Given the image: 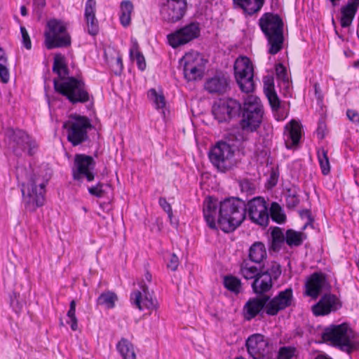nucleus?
I'll use <instances>...</instances> for the list:
<instances>
[{"label":"nucleus","mask_w":359,"mask_h":359,"mask_svg":"<svg viewBox=\"0 0 359 359\" xmlns=\"http://www.w3.org/2000/svg\"><path fill=\"white\" fill-rule=\"evenodd\" d=\"M55 92L65 96L72 103H85L89 101L90 95L85 83L74 77H67L64 81L53 80Z\"/></svg>","instance_id":"obj_5"},{"label":"nucleus","mask_w":359,"mask_h":359,"mask_svg":"<svg viewBox=\"0 0 359 359\" xmlns=\"http://www.w3.org/2000/svg\"><path fill=\"white\" fill-rule=\"evenodd\" d=\"M200 34L198 25L191 23L183 28H181V44L187 43L189 41L197 38Z\"/></svg>","instance_id":"obj_33"},{"label":"nucleus","mask_w":359,"mask_h":359,"mask_svg":"<svg viewBox=\"0 0 359 359\" xmlns=\"http://www.w3.org/2000/svg\"><path fill=\"white\" fill-rule=\"evenodd\" d=\"M281 273L280 265L271 262L265 271L259 273L252 283L255 292L262 294L268 292L272 287L273 281L276 280Z\"/></svg>","instance_id":"obj_13"},{"label":"nucleus","mask_w":359,"mask_h":359,"mask_svg":"<svg viewBox=\"0 0 359 359\" xmlns=\"http://www.w3.org/2000/svg\"><path fill=\"white\" fill-rule=\"evenodd\" d=\"M8 59L2 48H0V64L7 65Z\"/></svg>","instance_id":"obj_59"},{"label":"nucleus","mask_w":359,"mask_h":359,"mask_svg":"<svg viewBox=\"0 0 359 359\" xmlns=\"http://www.w3.org/2000/svg\"><path fill=\"white\" fill-rule=\"evenodd\" d=\"M255 112L263 114L261 101L256 95H248L244 101L243 114H255Z\"/></svg>","instance_id":"obj_29"},{"label":"nucleus","mask_w":359,"mask_h":359,"mask_svg":"<svg viewBox=\"0 0 359 359\" xmlns=\"http://www.w3.org/2000/svg\"><path fill=\"white\" fill-rule=\"evenodd\" d=\"M104 187L103 183L98 182L96 185L88 187V191L90 195L97 198H102L105 194Z\"/></svg>","instance_id":"obj_45"},{"label":"nucleus","mask_w":359,"mask_h":359,"mask_svg":"<svg viewBox=\"0 0 359 359\" xmlns=\"http://www.w3.org/2000/svg\"><path fill=\"white\" fill-rule=\"evenodd\" d=\"M142 293L140 290H135L130 294V302L140 311L144 308L147 309H156L157 308V302L155 299L149 294V287L145 284L141 286Z\"/></svg>","instance_id":"obj_18"},{"label":"nucleus","mask_w":359,"mask_h":359,"mask_svg":"<svg viewBox=\"0 0 359 359\" xmlns=\"http://www.w3.org/2000/svg\"><path fill=\"white\" fill-rule=\"evenodd\" d=\"M20 32L22 38V43L24 46L29 50L32 48V42L29 34L25 27H20Z\"/></svg>","instance_id":"obj_49"},{"label":"nucleus","mask_w":359,"mask_h":359,"mask_svg":"<svg viewBox=\"0 0 359 359\" xmlns=\"http://www.w3.org/2000/svg\"><path fill=\"white\" fill-rule=\"evenodd\" d=\"M33 5L34 10L37 12H41L42 8L46 6L45 0H33Z\"/></svg>","instance_id":"obj_57"},{"label":"nucleus","mask_w":359,"mask_h":359,"mask_svg":"<svg viewBox=\"0 0 359 359\" xmlns=\"http://www.w3.org/2000/svg\"><path fill=\"white\" fill-rule=\"evenodd\" d=\"M132 47L130 49V57L131 60H135L137 67L140 70L144 71L146 69L147 64L144 56L139 50V44L136 39H132Z\"/></svg>","instance_id":"obj_34"},{"label":"nucleus","mask_w":359,"mask_h":359,"mask_svg":"<svg viewBox=\"0 0 359 359\" xmlns=\"http://www.w3.org/2000/svg\"><path fill=\"white\" fill-rule=\"evenodd\" d=\"M179 266V259L175 253H172L167 264V268L172 271H177Z\"/></svg>","instance_id":"obj_52"},{"label":"nucleus","mask_w":359,"mask_h":359,"mask_svg":"<svg viewBox=\"0 0 359 359\" xmlns=\"http://www.w3.org/2000/svg\"><path fill=\"white\" fill-rule=\"evenodd\" d=\"M305 239V235L303 233L295 231L294 230H287L285 233V241L290 246H299Z\"/></svg>","instance_id":"obj_37"},{"label":"nucleus","mask_w":359,"mask_h":359,"mask_svg":"<svg viewBox=\"0 0 359 359\" xmlns=\"http://www.w3.org/2000/svg\"><path fill=\"white\" fill-rule=\"evenodd\" d=\"M302 135V127L299 122L292 120L285 127L284 140L287 149H293L299 144Z\"/></svg>","instance_id":"obj_22"},{"label":"nucleus","mask_w":359,"mask_h":359,"mask_svg":"<svg viewBox=\"0 0 359 359\" xmlns=\"http://www.w3.org/2000/svg\"><path fill=\"white\" fill-rule=\"evenodd\" d=\"M241 109V104L236 100L226 98L215 102L212 107V114L219 122L226 121L236 116Z\"/></svg>","instance_id":"obj_15"},{"label":"nucleus","mask_w":359,"mask_h":359,"mask_svg":"<svg viewBox=\"0 0 359 359\" xmlns=\"http://www.w3.org/2000/svg\"><path fill=\"white\" fill-rule=\"evenodd\" d=\"M76 301L72 300L69 304V309L67 311V316L69 318L67 322L70 325L71 329L76 331L78 328V320L76 317Z\"/></svg>","instance_id":"obj_42"},{"label":"nucleus","mask_w":359,"mask_h":359,"mask_svg":"<svg viewBox=\"0 0 359 359\" xmlns=\"http://www.w3.org/2000/svg\"><path fill=\"white\" fill-rule=\"evenodd\" d=\"M96 5L95 0H88L85 6L84 18L88 33L91 36H96L100 30L98 20L95 16Z\"/></svg>","instance_id":"obj_21"},{"label":"nucleus","mask_w":359,"mask_h":359,"mask_svg":"<svg viewBox=\"0 0 359 359\" xmlns=\"http://www.w3.org/2000/svg\"><path fill=\"white\" fill-rule=\"evenodd\" d=\"M272 248L274 250H278L280 244L285 240L284 236L280 230H274L272 232Z\"/></svg>","instance_id":"obj_44"},{"label":"nucleus","mask_w":359,"mask_h":359,"mask_svg":"<svg viewBox=\"0 0 359 359\" xmlns=\"http://www.w3.org/2000/svg\"><path fill=\"white\" fill-rule=\"evenodd\" d=\"M53 72L57 74L60 78L59 81H64L69 74V69L65 62V57L60 54H56L54 57Z\"/></svg>","instance_id":"obj_30"},{"label":"nucleus","mask_w":359,"mask_h":359,"mask_svg":"<svg viewBox=\"0 0 359 359\" xmlns=\"http://www.w3.org/2000/svg\"><path fill=\"white\" fill-rule=\"evenodd\" d=\"M234 4L248 15L258 12L263 6L264 0H233Z\"/></svg>","instance_id":"obj_28"},{"label":"nucleus","mask_w":359,"mask_h":359,"mask_svg":"<svg viewBox=\"0 0 359 359\" xmlns=\"http://www.w3.org/2000/svg\"><path fill=\"white\" fill-rule=\"evenodd\" d=\"M144 277H145V279L148 281V282H151V279H152V276L151 274L149 272V271H147L145 275H144Z\"/></svg>","instance_id":"obj_63"},{"label":"nucleus","mask_w":359,"mask_h":359,"mask_svg":"<svg viewBox=\"0 0 359 359\" xmlns=\"http://www.w3.org/2000/svg\"><path fill=\"white\" fill-rule=\"evenodd\" d=\"M63 128L67 130V140L75 147L88 140V131L92 128V125L86 116L75 114L63 123Z\"/></svg>","instance_id":"obj_7"},{"label":"nucleus","mask_w":359,"mask_h":359,"mask_svg":"<svg viewBox=\"0 0 359 359\" xmlns=\"http://www.w3.org/2000/svg\"><path fill=\"white\" fill-rule=\"evenodd\" d=\"M205 219L211 229L217 226L224 232L234 230L244 220L245 209L244 201L237 198H229L218 203L212 197L203 202Z\"/></svg>","instance_id":"obj_1"},{"label":"nucleus","mask_w":359,"mask_h":359,"mask_svg":"<svg viewBox=\"0 0 359 359\" xmlns=\"http://www.w3.org/2000/svg\"><path fill=\"white\" fill-rule=\"evenodd\" d=\"M358 6L359 0H351L341 8L340 23L342 27H348L352 24Z\"/></svg>","instance_id":"obj_25"},{"label":"nucleus","mask_w":359,"mask_h":359,"mask_svg":"<svg viewBox=\"0 0 359 359\" xmlns=\"http://www.w3.org/2000/svg\"><path fill=\"white\" fill-rule=\"evenodd\" d=\"M259 26L268 39L269 53L271 55L276 54L283 47V20L278 15L267 13L259 19Z\"/></svg>","instance_id":"obj_3"},{"label":"nucleus","mask_w":359,"mask_h":359,"mask_svg":"<svg viewBox=\"0 0 359 359\" xmlns=\"http://www.w3.org/2000/svg\"><path fill=\"white\" fill-rule=\"evenodd\" d=\"M133 8V3L129 0H124L121 3L120 22L125 27L130 24Z\"/></svg>","instance_id":"obj_35"},{"label":"nucleus","mask_w":359,"mask_h":359,"mask_svg":"<svg viewBox=\"0 0 359 359\" xmlns=\"http://www.w3.org/2000/svg\"><path fill=\"white\" fill-rule=\"evenodd\" d=\"M246 346L248 353L254 359H269L271 357V346L261 334L250 335L246 341Z\"/></svg>","instance_id":"obj_12"},{"label":"nucleus","mask_w":359,"mask_h":359,"mask_svg":"<svg viewBox=\"0 0 359 359\" xmlns=\"http://www.w3.org/2000/svg\"><path fill=\"white\" fill-rule=\"evenodd\" d=\"M267 299L252 298L250 299L243 307V316L245 319L250 320L255 318L265 306Z\"/></svg>","instance_id":"obj_24"},{"label":"nucleus","mask_w":359,"mask_h":359,"mask_svg":"<svg viewBox=\"0 0 359 359\" xmlns=\"http://www.w3.org/2000/svg\"><path fill=\"white\" fill-rule=\"evenodd\" d=\"M10 79L9 71L7 68V65L0 64V81L3 83H7Z\"/></svg>","instance_id":"obj_50"},{"label":"nucleus","mask_w":359,"mask_h":359,"mask_svg":"<svg viewBox=\"0 0 359 359\" xmlns=\"http://www.w3.org/2000/svg\"><path fill=\"white\" fill-rule=\"evenodd\" d=\"M313 87H314L315 94H316L317 99L319 100H321L323 96L321 95L320 88L319 85L318 83H315Z\"/></svg>","instance_id":"obj_60"},{"label":"nucleus","mask_w":359,"mask_h":359,"mask_svg":"<svg viewBox=\"0 0 359 359\" xmlns=\"http://www.w3.org/2000/svg\"><path fill=\"white\" fill-rule=\"evenodd\" d=\"M233 148L224 142H218L210 153L211 162L222 172H225L233 166Z\"/></svg>","instance_id":"obj_10"},{"label":"nucleus","mask_w":359,"mask_h":359,"mask_svg":"<svg viewBox=\"0 0 359 359\" xmlns=\"http://www.w3.org/2000/svg\"><path fill=\"white\" fill-rule=\"evenodd\" d=\"M325 276L322 273H314L311 275L305 284V293L313 299H316L322 290L326 287Z\"/></svg>","instance_id":"obj_20"},{"label":"nucleus","mask_w":359,"mask_h":359,"mask_svg":"<svg viewBox=\"0 0 359 359\" xmlns=\"http://www.w3.org/2000/svg\"><path fill=\"white\" fill-rule=\"evenodd\" d=\"M315 359H332L330 357L325 355H318Z\"/></svg>","instance_id":"obj_64"},{"label":"nucleus","mask_w":359,"mask_h":359,"mask_svg":"<svg viewBox=\"0 0 359 359\" xmlns=\"http://www.w3.org/2000/svg\"><path fill=\"white\" fill-rule=\"evenodd\" d=\"M224 285L229 290L238 294L241 288V280L235 276H227L224 278Z\"/></svg>","instance_id":"obj_39"},{"label":"nucleus","mask_w":359,"mask_h":359,"mask_svg":"<svg viewBox=\"0 0 359 359\" xmlns=\"http://www.w3.org/2000/svg\"><path fill=\"white\" fill-rule=\"evenodd\" d=\"M263 114H243V118L241 121L242 128L248 132L255 130L260 125Z\"/></svg>","instance_id":"obj_27"},{"label":"nucleus","mask_w":359,"mask_h":359,"mask_svg":"<svg viewBox=\"0 0 359 359\" xmlns=\"http://www.w3.org/2000/svg\"><path fill=\"white\" fill-rule=\"evenodd\" d=\"M264 90L265 94L275 91L273 79L272 77L267 76L264 79Z\"/></svg>","instance_id":"obj_53"},{"label":"nucleus","mask_w":359,"mask_h":359,"mask_svg":"<svg viewBox=\"0 0 359 359\" xmlns=\"http://www.w3.org/2000/svg\"><path fill=\"white\" fill-rule=\"evenodd\" d=\"M298 199L294 196H290L287 198V205L289 206H295L298 203Z\"/></svg>","instance_id":"obj_61"},{"label":"nucleus","mask_w":359,"mask_h":359,"mask_svg":"<svg viewBox=\"0 0 359 359\" xmlns=\"http://www.w3.org/2000/svg\"><path fill=\"white\" fill-rule=\"evenodd\" d=\"M18 297L19 294L15 292H13L11 296V306L16 312L20 311L22 307V304L18 300Z\"/></svg>","instance_id":"obj_54"},{"label":"nucleus","mask_w":359,"mask_h":359,"mask_svg":"<svg viewBox=\"0 0 359 359\" xmlns=\"http://www.w3.org/2000/svg\"><path fill=\"white\" fill-rule=\"evenodd\" d=\"M148 97L154 103L156 109L164 108L165 101L162 93H158L154 88H151L148 91Z\"/></svg>","instance_id":"obj_40"},{"label":"nucleus","mask_w":359,"mask_h":359,"mask_svg":"<svg viewBox=\"0 0 359 359\" xmlns=\"http://www.w3.org/2000/svg\"><path fill=\"white\" fill-rule=\"evenodd\" d=\"M318 158L323 175H327L330 171V165L327 151L324 149L318 151Z\"/></svg>","instance_id":"obj_41"},{"label":"nucleus","mask_w":359,"mask_h":359,"mask_svg":"<svg viewBox=\"0 0 359 359\" xmlns=\"http://www.w3.org/2000/svg\"><path fill=\"white\" fill-rule=\"evenodd\" d=\"M296 349L292 346H284L280 348L278 359H291L295 354Z\"/></svg>","instance_id":"obj_46"},{"label":"nucleus","mask_w":359,"mask_h":359,"mask_svg":"<svg viewBox=\"0 0 359 359\" xmlns=\"http://www.w3.org/2000/svg\"><path fill=\"white\" fill-rule=\"evenodd\" d=\"M45 43L48 49L67 47L71 45V36L65 24L57 19H50L44 32Z\"/></svg>","instance_id":"obj_6"},{"label":"nucleus","mask_w":359,"mask_h":359,"mask_svg":"<svg viewBox=\"0 0 359 359\" xmlns=\"http://www.w3.org/2000/svg\"><path fill=\"white\" fill-rule=\"evenodd\" d=\"M227 88V79L224 76H215L205 83V89L210 93H223Z\"/></svg>","instance_id":"obj_26"},{"label":"nucleus","mask_w":359,"mask_h":359,"mask_svg":"<svg viewBox=\"0 0 359 359\" xmlns=\"http://www.w3.org/2000/svg\"><path fill=\"white\" fill-rule=\"evenodd\" d=\"M249 257L255 263H260L266 257V250L262 243H255L249 250Z\"/></svg>","instance_id":"obj_32"},{"label":"nucleus","mask_w":359,"mask_h":359,"mask_svg":"<svg viewBox=\"0 0 359 359\" xmlns=\"http://www.w3.org/2000/svg\"><path fill=\"white\" fill-rule=\"evenodd\" d=\"M116 348L123 359H136V354L133 344L122 338L116 344Z\"/></svg>","instance_id":"obj_31"},{"label":"nucleus","mask_w":359,"mask_h":359,"mask_svg":"<svg viewBox=\"0 0 359 359\" xmlns=\"http://www.w3.org/2000/svg\"><path fill=\"white\" fill-rule=\"evenodd\" d=\"M118 300L117 295L111 291L102 292L97 299V304L110 309L115 306V302Z\"/></svg>","instance_id":"obj_36"},{"label":"nucleus","mask_w":359,"mask_h":359,"mask_svg":"<svg viewBox=\"0 0 359 359\" xmlns=\"http://www.w3.org/2000/svg\"><path fill=\"white\" fill-rule=\"evenodd\" d=\"M341 304L337 297L334 294H325L320 301L313 306V312L316 316H325L336 311L341 308Z\"/></svg>","instance_id":"obj_17"},{"label":"nucleus","mask_w":359,"mask_h":359,"mask_svg":"<svg viewBox=\"0 0 359 359\" xmlns=\"http://www.w3.org/2000/svg\"><path fill=\"white\" fill-rule=\"evenodd\" d=\"M170 65L174 68L175 67H180V59L177 60L175 57L171 60Z\"/></svg>","instance_id":"obj_62"},{"label":"nucleus","mask_w":359,"mask_h":359,"mask_svg":"<svg viewBox=\"0 0 359 359\" xmlns=\"http://www.w3.org/2000/svg\"><path fill=\"white\" fill-rule=\"evenodd\" d=\"M276 76L279 79H281L283 81H288L286 68L283 65L278 64L276 65Z\"/></svg>","instance_id":"obj_51"},{"label":"nucleus","mask_w":359,"mask_h":359,"mask_svg":"<svg viewBox=\"0 0 359 359\" xmlns=\"http://www.w3.org/2000/svg\"><path fill=\"white\" fill-rule=\"evenodd\" d=\"M323 339L325 342L347 353L357 349L359 346L355 333L347 323L330 325L325 328Z\"/></svg>","instance_id":"obj_2"},{"label":"nucleus","mask_w":359,"mask_h":359,"mask_svg":"<svg viewBox=\"0 0 359 359\" xmlns=\"http://www.w3.org/2000/svg\"><path fill=\"white\" fill-rule=\"evenodd\" d=\"M241 273L245 279L256 278L259 274L258 269L248 262H243L241 264Z\"/></svg>","instance_id":"obj_38"},{"label":"nucleus","mask_w":359,"mask_h":359,"mask_svg":"<svg viewBox=\"0 0 359 359\" xmlns=\"http://www.w3.org/2000/svg\"><path fill=\"white\" fill-rule=\"evenodd\" d=\"M181 61L184 62V77L189 80H196L202 77L205 60L196 51H191L186 53Z\"/></svg>","instance_id":"obj_11"},{"label":"nucleus","mask_w":359,"mask_h":359,"mask_svg":"<svg viewBox=\"0 0 359 359\" xmlns=\"http://www.w3.org/2000/svg\"><path fill=\"white\" fill-rule=\"evenodd\" d=\"M168 44L172 46L173 48H177L180 46V28L176 29V30L168 34L167 36Z\"/></svg>","instance_id":"obj_47"},{"label":"nucleus","mask_w":359,"mask_h":359,"mask_svg":"<svg viewBox=\"0 0 359 359\" xmlns=\"http://www.w3.org/2000/svg\"><path fill=\"white\" fill-rule=\"evenodd\" d=\"M123 65L121 57L116 58L115 64L113 65V71L116 75H120L123 71Z\"/></svg>","instance_id":"obj_56"},{"label":"nucleus","mask_w":359,"mask_h":359,"mask_svg":"<svg viewBox=\"0 0 359 359\" xmlns=\"http://www.w3.org/2000/svg\"><path fill=\"white\" fill-rule=\"evenodd\" d=\"M266 95L269 100V102L272 109L273 110L278 109L280 105V102L276 92H269L268 93H266Z\"/></svg>","instance_id":"obj_48"},{"label":"nucleus","mask_w":359,"mask_h":359,"mask_svg":"<svg viewBox=\"0 0 359 359\" xmlns=\"http://www.w3.org/2000/svg\"><path fill=\"white\" fill-rule=\"evenodd\" d=\"M46 184L34 174L22 183V202L27 211L34 212L43 205Z\"/></svg>","instance_id":"obj_4"},{"label":"nucleus","mask_w":359,"mask_h":359,"mask_svg":"<svg viewBox=\"0 0 359 359\" xmlns=\"http://www.w3.org/2000/svg\"><path fill=\"white\" fill-rule=\"evenodd\" d=\"M250 219L254 223L265 226L269 222V212L266 201L261 197H256L250 200L247 205H245Z\"/></svg>","instance_id":"obj_14"},{"label":"nucleus","mask_w":359,"mask_h":359,"mask_svg":"<svg viewBox=\"0 0 359 359\" xmlns=\"http://www.w3.org/2000/svg\"><path fill=\"white\" fill-rule=\"evenodd\" d=\"M164 21L174 23L180 20V0H167L161 9Z\"/></svg>","instance_id":"obj_23"},{"label":"nucleus","mask_w":359,"mask_h":359,"mask_svg":"<svg viewBox=\"0 0 359 359\" xmlns=\"http://www.w3.org/2000/svg\"><path fill=\"white\" fill-rule=\"evenodd\" d=\"M346 115L350 121H351L352 122L357 123L359 114L355 111L348 109L346 112Z\"/></svg>","instance_id":"obj_58"},{"label":"nucleus","mask_w":359,"mask_h":359,"mask_svg":"<svg viewBox=\"0 0 359 359\" xmlns=\"http://www.w3.org/2000/svg\"><path fill=\"white\" fill-rule=\"evenodd\" d=\"M7 135L21 148L22 151L28 149V154L32 156L37 148L36 142L32 140L25 131L21 130L9 129Z\"/></svg>","instance_id":"obj_19"},{"label":"nucleus","mask_w":359,"mask_h":359,"mask_svg":"<svg viewBox=\"0 0 359 359\" xmlns=\"http://www.w3.org/2000/svg\"><path fill=\"white\" fill-rule=\"evenodd\" d=\"M234 76L241 90L246 93L254 90V68L247 57L241 56L234 62Z\"/></svg>","instance_id":"obj_8"},{"label":"nucleus","mask_w":359,"mask_h":359,"mask_svg":"<svg viewBox=\"0 0 359 359\" xmlns=\"http://www.w3.org/2000/svg\"><path fill=\"white\" fill-rule=\"evenodd\" d=\"M95 161L94 158L86 154H76L72 168L74 180L82 182L84 179L87 182H93L95 179Z\"/></svg>","instance_id":"obj_9"},{"label":"nucleus","mask_w":359,"mask_h":359,"mask_svg":"<svg viewBox=\"0 0 359 359\" xmlns=\"http://www.w3.org/2000/svg\"><path fill=\"white\" fill-rule=\"evenodd\" d=\"M292 291L286 289L266 303V313L270 316L276 315L280 311L285 309L291 304Z\"/></svg>","instance_id":"obj_16"},{"label":"nucleus","mask_w":359,"mask_h":359,"mask_svg":"<svg viewBox=\"0 0 359 359\" xmlns=\"http://www.w3.org/2000/svg\"><path fill=\"white\" fill-rule=\"evenodd\" d=\"M270 213L272 219L278 223H282L285 219V215L283 214L282 208L276 203L271 204Z\"/></svg>","instance_id":"obj_43"},{"label":"nucleus","mask_w":359,"mask_h":359,"mask_svg":"<svg viewBox=\"0 0 359 359\" xmlns=\"http://www.w3.org/2000/svg\"><path fill=\"white\" fill-rule=\"evenodd\" d=\"M159 204L163 208V209L168 213V215L170 219V222L172 223V209L170 205L166 201L165 198H160Z\"/></svg>","instance_id":"obj_55"}]
</instances>
